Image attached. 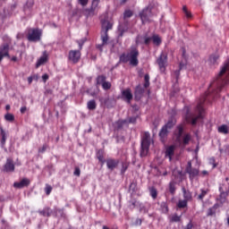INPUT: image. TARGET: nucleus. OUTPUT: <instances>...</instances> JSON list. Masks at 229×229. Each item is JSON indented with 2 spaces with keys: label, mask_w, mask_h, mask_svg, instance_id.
<instances>
[{
  "label": "nucleus",
  "mask_w": 229,
  "mask_h": 229,
  "mask_svg": "<svg viewBox=\"0 0 229 229\" xmlns=\"http://www.w3.org/2000/svg\"><path fill=\"white\" fill-rule=\"evenodd\" d=\"M227 72H229V57L220 67V72L216 75V80L210 83L208 92H210L212 89H216L214 92L219 94L223 89V87L228 83V76H226Z\"/></svg>",
  "instance_id": "f257e3e1"
},
{
  "label": "nucleus",
  "mask_w": 229,
  "mask_h": 229,
  "mask_svg": "<svg viewBox=\"0 0 229 229\" xmlns=\"http://www.w3.org/2000/svg\"><path fill=\"white\" fill-rule=\"evenodd\" d=\"M186 114L184 115V119L188 124H191L192 126H196L198 124V121L199 119H203V114H205V108H203V104L199 103L195 108V113H191V109L189 107H185Z\"/></svg>",
  "instance_id": "f03ea898"
},
{
  "label": "nucleus",
  "mask_w": 229,
  "mask_h": 229,
  "mask_svg": "<svg viewBox=\"0 0 229 229\" xmlns=\"http://www.w3.org/2000/svg\"><path fill=\"white\" fill-rule=\"evenodd\" d=\"M101 22V31L100 38L102 44L97 45V49H99L100 52H103V47L108 44V31L114 28V24L108 21V18H104L100 20Z\"/></svg>",
  "instance_id": "7ed1b4c3"
},
{
  "label": "nucleus",
  "mask_w": 229,
  "mask_h": 229,
  "mask_svg": "<svg viewBox=\"0 0 229 229\" xmlns=\"http://www.w3.org/2000/svg\"><path fill=\"white\" fill-rule=\"evenodd\" d=\"M139 47L131 46L127 54H122L120 55V62L123 64H130L132 67H137L139 65Z\"/></svg>",
  "instance_id": "20e7f679"
},
{
  "label": "nucleus",
  "mask_w": 229,
  "mask_h": 229,
  "mask_svg": "<svg viewBox=\"0 0 229 229\" xmlns=\"http://www.w3.org/2000/svg\"><path fill=\"white\" fill-rule=\"evenodd\" d=\"M149 146H151V134L148 131H144L141 137V150L140 157H147L149 153Z\"/></svg>",
  "instance_id": "39448f33"
},
{
  "label": "nucleus",
  "mask_w": 229,
  "mask_h": 229,
  "mask_svg": "<svg viewBox=\"0 0 229 229\" xmlns=\"http://www.w3.org/2000/svg\"><path fill=\"white\" fill-rule=\"evenodd\" d=\"M42 37V30L39 29H30L27 39L29 42H38Z\"/></svg>",
  "instance_id": "423d86ee"
},
{
  "label": "nucleus",
  "mask_w": 229,
  "mask_h": 229,
  "mask_svg": "<svg viewBox=\"0 0 229 229\" xmlns=\"http://www.w3.org/2000/svg\"><path fill=\"white\" fill-rule=\"evenodd\" d=\"M142 24H146V22H151L149 17L153 16V13L151 12V6L145 7L139 14Z\"/></svg>",
  "instance_id": "0eeeda50"
},
{
  "label": "nucleus",
  "mask_w": 229,
  "mask_h": 229,
  "mask_svg": "<svg viewBox=\"0 0 229 229\" xmlns=\"http://www.w3.org/2000/svg\"><path fill=\"white\" fill-rule=\"evenodd\" d=\"M157 63L161 72H165V67H167V54L162 52L157 60Z\"/></svg>",
  "instance_id": "6e6552de"
},
{
  "label": "nucleus",
  "mask_w": 229,
  "mask_h": 229,
  "mask_svg": "<svg viewBox=\"0 0 229 229\" xmlns=\"http://www.w3.org/2000/svg\"><path fill=\"white\" fill-rule=\"evenodd\" d=\"M97 85H101L104 90H110L112 89V83L110 81H106V76L98 75L96 79Z\"/></svg>",
  "instance_id": "1a4fd4ad"
},
{
  "label": "nucleus",
  "mask_w": 229,
  "mask_h": 229,
  "mask_svg": "<svg viewBox=\"0 0 229 229\" xmlns=\"http://www.w3.org/2000/svg\"><path fill=\"white\" fill-rule=\"evenodd\" d=\"M219 192H220V196H219L220 203H225V201H226V198H228L229 186L225 183L220 184Z\"/></svg>",
  "instance_id": "9d476101"
},
{
  "label": "nucleus",
  "mask_w": 229,
  "mask_h": 229,
  "mask_svg": "<svg viewBox=\"0 0 229 229\" xmlns=\"http://www.w3.org/2000/svg\"><path fill=\"white\" fill-rule=\"evenodd\" d=\"M68 60L72 64H78L81 60V51L80 50H70L68 54Z\"/></svg>",
  "instance_id": "9b49d317"
},
{
  "label": "nucleus",
  "mask_w": 229,
  "mask_h": 229,
  "mask_svg": "<svg viewBox=\"0 0 229 229\" xmlns=\"http://www.w3.org/2000/svg\"><path fill=\"white\" fill-rule=\"evenodd\" d=\"M185 171L187 174H189L190 180H194V178L199 174V170L198 168H193L192 162L191 161L188 162Z\"/></svg>",
  "instance_id": "f8f14e48"
},
{
  "label": "nucleus",
  "mask_w": 229,
  "mask_h": 229,
  "mask_svg": "<svg viewBox=\"0 0 229 229\" xmlns=\"http://www.w3.org/2000/svg\"><path fill=\"white\" fill-rule=\"evenodd\" d=\"M4 58H10V45L8 43L0 46V64Z\"/></svg>",
  "instance_id": "ddd939ff"
},
{
  "label": "nucleus",
  "mask_w": 229,
  "mask_h": 229,
  "mask_svg": "<svg viewBox=\"0 0 229 229\" xmlns=\"http://www.w3.org/2000/svg\"><path fill=\"white\" fill-rule=\"evenodd\" d=\"M4 173H13L15 172V163H13V159L9 157L6 159L5 164L4 165Z\"/></svg>",
  "instance_id": "4468645a"
},
{
  "label": "nucleus",
  "mask_w": 229,
  "mask_h": 229,
  "mask_svg": "<svg viewBox=\"0 0 229 229\" xmlns=\"http://www.w3.org/2000/svg\"><path fill=\"white\" fill-rule=\"evenodd\" d=\"M152 37H148V34H145L143 36H137L136 38V46H139V44H144L145 46H149L151 44Z\"/></svg>",
  "instance_id": "2eb2a0df"
},
{
  "label": "nucleus",
  "mask_w": 229,
  "mask_h": 229,
  "mask_svg": "<svg viewBox=\"0 0 229 229\" xmlns=\"http://www.w3.org/2000/svg\"><path fill=\"white\" fill-rule=\"evenodd\" d=\"M130 30V21H123L118 25V37H124V34Z\"/></svg>",
  "instance_id": "dca6fc26"
},
{
  "label": "nucleus",
  "mask_w": 229,
  "mask_h": 229,
  "mask_svg": "<svg viewBox=\"0 0 229 229\" xmlns=\"http://www.w3.org/2000/svg\"><path fill=\"white\" fill-rule=\"evenodd\" d=\"M106 164L109 171H114L119 165V159L110 157L106 160Z\"/></svg>",
  "instance_id": "f3484780"
},
{
  "label": "nucleus",
  "mask_w": 229,
  "mask_h": 229,
  "mask_svg": "<svg viewBox=\"0 0 229 229\" xmlns=\"http://www.w3.org/2000/svg\"><path fill=\"white\" fill-rule=\"evenodd\" d=\"M114 131H120V130H123L124 126L128 128V120H118L113 124Z\"/></svg>",
  "instance_id": "a211bd4d"
},
{
  "label": "nucleus",
  "mask_w": 229,
  "mask_h": 229,
  "mask_svg": "<svg viewBox=\"0 0 229 229\" xmlns=\"http://www.w3.org/2000/svg\"><path fill=\"white\" fill-rule=\"evenodd\" d=\"M31 183V181L28 178H23L21 180V182H15L13 183L14 189H24V187H30V184Z\"/></svg>",
  "instance_id": "6ab92c4d"
},
{
  "label": "nucleus",
  "mask_w": 229,
  "mask_h": 229,
  "mask_svg": "<svg viewBox=\"0 0 229 229\" xmlns=\"http://www.w3.org/2000/svg\"><path fill=\"white\" fill-rule=\"evenodd\" d=\"M122 99L126 101L130 105L131 103V99H133V94H131V89H126L122 91Z\"/></svg>",
  "instance_id": "aec40b11"
},
{
  "label": "nucleus",
  "mask_w": 229,
  "mask_h": 229,
  "mask_svg": "<svg viewBox=\"0 0 229 229\" xmlns=\"http://www.w3.org/2000/svg\"><path fill=\"white\" fill-rule=\"evenodd\" d=\"M99 3L100 0H92L90 8L86 9L89 17H93L96 9L99 6Z\"/></svg>",
  "instance_id": "412c9836"
},
{
  "label": "nucleus",
  "mask_w": 229,
  "mask_h": 229,
  "mask_svg": "<svg viewBox=\"0 0 229 229\" xmlns=\"http://www.w3.org/2000/svg\"><path fill=\"white\" fill-rule=\"evenodd\" d=\"M48 59L49 55H47V51H44L42 56H40L36 63V69H38L40 65H44V64H47Z\"/></svg>",
  "instance_id": "4be33fe9"
},
{
  "label": "nucleus",
  "mask_w": 229,
  "mask_h": 229,
  "mask_svg": "<svg viewBox=\"0 0 229 229\" xmlns=\"http://www.w3.org/2000/svg\"><path fill=\"white\" fill-rule=\"evenodd\" d=\"M96 157L98 160V162L101 165V167L105 165L106 160H105V150L103 148H100L97 151Z\"/></svg>",
  "instance_id": "5701e85b"
},
{
  "label": "nucleus",
  "mask_w": 229,
  "mask_h": 229,
  "mask_svg": "<svg viewBox=\"0 0 229 229\" xmlns=\"http://www.w3.org/2000/svg\"><path fill=\"white\" fill-rule=\"evenodd\" d=\"M38 213L43 217H51V216H53V210H51V208L49 207H45L43 209H39Z\"/></svg>",
  "instance_id": "b1692460"
},
{
  "label": "nucleus",
  "mask_w": 229,
  "mask_h": 229,
  "mask_svg": "<svg viewBox=\"0 0 229 229\" xmlns=\"http://www.w3.org/2000/svg\"><path fill=\"white\" fill-rule=\"evenodd\" d=\"M174 135L177 142H182V135H183V124H179L176 126Z\"/></svg>",
  "instance_id": "393cba45"
},
{
  "label": "nucleus",
  "mask_w": 229,
  "mask_h": 229,
  "mask_svg": "<svg viewBox=\"0 0 229 229\" xmlns=\"http://www.w3.org/2000/svg\"><path fill=\"white\" fill-rule=\"evenodd\" d=\"M167 135H169V131L165 129V127H162L159 131V138L163 144H165V140H167Z\"/></svg>",
  "instance_id": "a878e982"
},
{
  "label": "nucleus",
  "mask_w": 229,
  "mask_h": 229,
  "mask_svg": "<svg viewBox=\"0 0 229 229\" xmlns=\"http://www.w3.org/2000/svg\"><path fill=\"white\" fill-rule=\"evenodd\" d=\"M182 196H183V199L185 201H192V192H191V191L185 189V187L182 188Z\"/></svg>",
  "instance_id": "bb28decb"
},
{
  "label": "nucleus",
  "mask_w": 229,
  "mask_h": 229,
  "mask_svg": "<svg viewBox=\"0 0 229 229\" xmlns=\"http://www.w3.org/2000/svg\"><path fill=\"white\" fill-rule=\"evenodd\" d=\"M174 149H175L174 145H172V146L166 148V149H165V157H169L170 162L173 160V157H174Z\"/></svg>",
  "instance_id": "cd10ccee"
},
{
  "label": "nucleus",
  "mask_w": 229,
  "mask_h": 229,
  "mask_svg": "<svg viewBox=\"0 0 229 229\" xmlns=\"http://www.w3.org/2000/svg\"><path fill=\"white\" fill-rule=\"evenodd\" d=\"M181 51H182V58H183L184 62L182 61V62L180 63V65H179L180 70L185 69V66L187 65V54H186L185 47H182V48H181Z\"/></svg>",
  "instance_id": "c85d7f7f"
},
{
  "label": "nucleus",
  "mask_w": 229,
  "mask_h": 229,
  "mask_svg": "<svg viewBox=\"0 0 229 229\" xmlns=\"http://www.w3.org/2000/svg\"><path fill=\"white\" fill-rule=\"evenodd\" d=\"M176 124V119L174 117L169 118L168 122L163 126V128L166 130H173L174 125Z\"/></svg>",
  "instance_id": "c756f323"
},
{
  "label": "nucleus",
  "mask_w": 229,
  "mask_h": 229,
  "mask_svg": "<svg viewBox=\"0 0 229 229\" xmlns=\"http://www.w3.org/2000/svg\"><path fill=\"white\" fill-rule=\"evenodd\" d=\"M168 189L170 194H172V196H174V194H176V182L174 181L170 182L168 184Z\"/></svg>",
  "instance_id": "7c9ffc66"
},
{
  "label": "nucleus",
  "mask_w": 229,
  "mask_h": 229,
  "mask_svg": "<svg viewBox=\"0 0 229 229\" xmlns=\"http://www.w3.org/2000/svg\"><path fill=\"white\" fill-rule=\"evenodd\" d=\"M148 191L152 199H157V198H158V191L155 186L150 187Z\"/></svg>",
  "instance_id": "2f4dec72"
},
{
  "label": "nucleus",
  "mask_w": 229,
  "mask_h": 229,
  "mask_svg": "<svg viewBox=\"0 0 229 229\" xmlns=\"http://www.w3.org/2000/svg\"><path fill=\"white\" fill-rule=\"evenodd\" d=\"M87 108L88 110H96V108H98V104L96 103V100L91 99L88 101Z\"/></svg>",
  "instance_id": "473e14b6"
},
{
  "label": "nucleus",
  "mask_w": 229,
  "mask_h": 229,
  "mask_svg": "<svg viewBox=\"0 0 229 229\" xmlns=\"http://www.w3.org/2000/svg\"><path fill=\"white\" fill-rule=\"evenodd\" d=\"M142 94H144V89L137 87L135 90V99H140L142 98Z\"/></svg>",
  "instance_id": "72a5a7b5"
},
{
  "label": "nucleus",
  "mask_w": 229,
  "mask_h": 229,
  "mask_svg": "<svg viewBox=\"0 0 229 229\" xmlns=\"http://www.w3.org/2000/svg\"><path fill=\"white\" fill-rule=\"evenodd\" d=\"M0 135L2 137L1 144L2 146H4L6 144V131H4V129H3V126H0Z\"/></svg>",
  "instance_id": "f704fd0d"
},
{
  "label": "nucleus",
  "mask_w": 229,
  "mask_h": 229,
  "mask_svg": "<svg viewBox=\"0 0 229 229\" xmlns=\"http://www.w3.org/2000/svg\"><path fill=\"white\" fill-rule=\"evenodd\" d=\"M189 202L185 199H180L176 205L177 208H187Z\"/></svg>",
  "instance_id": "c9c22d12"
},
{
  "label": "nucleus",
  "mask_w": 229,
  "mask_h": 229,
  "mask_svg": "<svg viewBox=\"0 0 229 229\" xmlns=\"http://www.w3.org/2000/svg\"><path fill=\"white\" fill-rule=\"evenodd\" d=\"M191 134L189 133L184 134L182 137L183 146H189V143L191 142Z\"/></svg>",
  "instance_id": "e433bc0d"
},
{
  "label": "nucleus",
  "mask_w": 229,
  "mask_h": 229,
  "mask_svg": "<svg viewBox=\"0 0 229 229\" xmlns=\"http://www.w3.org/2000/svg\"><path fill=\"white\" fill-rule=\"evenodd\" d=\"M152 42L155 46H160L162 44V38L158 35H154L152 36Z\"/></svg>",
  "instance_id": "4c0bfd02"
},
{
  "label": "nucleus",
  "mask_w": 229,
  "mask_h": 229,
  "mask_svg": "<svg viewBox=\"0 0 229 229\" xmlns=\"http://www.w3.org/2000/svg\"><path fill=\"white\" fill-rule=\"evenodd\" d=\"M131 17H133V11L125 10L123 13V21H128L127 19H130Z\"/></svg>",
  "instance_id": "58836bf2"
},
{
  "label": "nucleus",
  "mask_w": 229,
  "mask_h": 229,
  "mask_svg": "<svg viewBox=\"0 0 229 229\" xmlns=\"http://www.w3.org/2000/svg\"><path fill=\"white\" fill-rule=\"evenodd\" d=\"M201 193L198 196V199L199 201H203V199H205V196H207L208 194V190H200Z\"/></svg>",
  "instance_id": "ea45409f"
},
{
  "label": "nucleus",
  "mask_w": 229,
  "mask_h": 229,
  "mask_svg": "<svg viewBox=\"0 0 229 229\" xmlns=\"http://www.w3.org/2000/svg\"><path fill=\"white\" fill-rule=\"evenodd\" d=\"M219 133H224L226 135L228 133V125L223 124L220 127H218Z\"/></svg>",
  "instance_id": "a19ab883"
},
{
  "label": "nucleus",
  "mask_w": 229,
  "mask_h": 229,
  "mask_svg": "<svg viewBox=\"0 0 229 229\" xmlns=\"http://www.w3.org/2000/svg\"><path fill=\"white\" fill-rule=\"evenodd\" d=\"M182 12L187 19H192V13L187 10V5L182 6Z\"/></svg>",
  "instance_id": "79ce46f5"
},
{
  "label": "nucleus",
  "mask_w": 229,
  "mask_h": 229,
  "mask_svg": "<svg viewBox=\"0 0 229 229\" xmlns=\"http://www.w3.org/2000/svg\"><path fill=\"white\" fill-rule=\"evenodd\" d=\"M171 223H180L182 221V216L178 215H173L170 218Z\"/></svg>",
  "instance_id": "37998d69"
},
{
  "label": "nucleus",
  "mask_w": 229,
  "mask_h": 229,
  "mask_svg": "<svg viewBox=\"0 0 229 229\" xmlns=\"http://www.w3.org/2000/svg\"><path fill=\"white\" fill-rule=\"evenodd\" d=\"M5 121H9V123H13L15 121V116L13 114L7 113L4 115Z\"/></svg>",
  "instance_id": "c03bdc74"
},
{
  "label": "nucleus",
  "mask_w": 229,
  "mask_h": 229,
  "mask_svg": "<svg viewBox=\"0 0 229 229\" xmlns=\"http://www.w3.org/2000/svg\"><path fill=\"white\" fill-rule=\"evenodd\" d=\"M128 167H130V164L126 162L122 163V169H121V174H124L126 171H128Z\"/></svg>",
  "instance_id": "a18cd8bd"
},
{
  "label": "nucleus",
  "mask_w": 229,
  "mask_h": 229,
  "mask_svg": "<svg viewBox=\"0 0 229 229\" xmlns=\"http://www.w3.org/2000/svg\"><path fill=\"white\" fill-rule=\"evenodd\" d=\"M45 192H46L47 196H49V194H51V192H53V186L49 185V184H46Z\"/></svg>",
  "instance_id": "49530a36"
},
{
  "label": "nucleus",
  "mask_w": 229,
  "mask_h": 229,
  "mask_svg": "<svg viewBox=\"0 0 229 229\" xmlns=\"http://www.w3.org/2000/svg\"><path fill=\"white\" fill-rule=\"evenodd\" d=\"M217 208V207H216V205L212 208H209L208 209V216H216V209Z\"/></svg>",
  "instance_id": "de8ad7c7"
},
{
  "label": "nucleus",
  "mask_w": 229,
  "mask_h": 229,
  "mask_svg": "<svg viewBox=\"0 0 229 229\" xmlns=\"http://www.w3.org/2000/svg\"><path fill=\"white\" fill-rule=\"evenodd\" d=\"M209 60L212 64H216V62H217L219 60V55L215 54L210 55Z\"/></svg>",
  "instance_id": "09e8293b"
},
{
  "label": "nucleus",
  "mask_w": 229,
  "mask_h": 229,
  "mask_svg": "<svg viewBox=\"0 0 229 229\" xmlns=\"http://www.w3.org/2000/svg\"><path fill=\"white\" fill-rule=\"evenodd\" d=\"M125 121H127L128 125L129 124H135V123H137V116L129 117L128 119H125Z\"/></svg>",
  "instance_id": "8fccbe9b"
},
{
  "label": "nucleus",
  "mask_w": 229,
  "mask_h": 229,
  "mask_svg": "<svg viewBox=\"0 0 229 229\" xmlns=\"http://www.w3.org/2000/svg\"><path fill=\"white\" fill-rule=\"evenodd\" d=\"M144 88L148 89V87H149L150 83H149V74H145L144 76Z\"/></svg>",
  "instance_id": "3c124183"
},
{
  "label": "nucleus",
  "mask_w": 229,
  "mask_h": 229,
  "mask_svg": "<svg viewBox=\"0 0 229 229\" xmlns=\"http://www.w3.org/2000/svg\"><path fill=\"white\" fill-rule=\"evenodd\" d=\"M73 174H74V176H80L81 174V170L80 169V167H78V166L75 167Z\"/></svg>",
  "instance_id": "603ef678"
},
{
  "label": "nucleus",
  "mask_w": 229,
  "mask_h": 229,
  "mask_svg": "<svg viewBox=\"0 0 229 229\" xmlns=\"http://www.w3.org/2000/svg\"><path fill=\"white\" fill-rule=\"evenodd\" d=\"M209 164H211V165H213V169H216V167H217V164H216V158L211 157L209 159Z\"/></svg>",
  "instance_id": "864d4df0"
},
{
  "label": "nucleus",
  "mask_w": 229,
  "mask_h": 229,
  "mask_svg": "<svg viewBox=\"0 0 229 229\" xmlns=\"http://www.w3.org/2000/svg\"><path fill=\"white\" fill-rule=\"evenodd\" d=\"M78 3L81 6H87L89 4V0H78Z\"/></svg>",
  "instance_id": "5fc2aeb1"
},
{
  "label": "nucleus",
  "mask_w": 229,
  "mask_h": 229,
  "mask_svg": "<svg viewBox=\"0 0 229 229\" xmlns=\"http://www.w3.org/2000/svg\"><path fill=\"white\" fill-rule=\"evenodd\" d=\"M47 149V145H43L41 148H38V153H46Z\"/></svg>",
  "instance_id": "6e6d98bb"
},
{
  "label": "nucleus",
  "mask_w": 229,
  "mask_h": 229,
  "mask_svg": "<svg viewBox=\"0 0 229 229\" xmlns=\"http://www.w3.org/2000/svg\"><path fill=\"white\" fill-rule=\"evenodd\" d=\"M78 45H79V51H81V49H83V45L85 44L84 40L81 41H77Z\"/></svg>",
  "instance_id": "4d7b16f0"
},
{
  "label": "nucleus",
  "mask_w": 229,
  "mask_h": 229,
  "mask_svg": "<svg viewBox=\"0 0 229 229\" xmlns=\"http://www.w3.org/2000/svg\"><path fill=\"white\" fill-rule=\"evenodd\" d=\"M162 208L163 210H165V214H167L169 212V208L167 207V204H162Z\"/></svg>",
  "instance_id": "13d9d810"
},
{
  "label": "nucleus",
  "mask_w": 229,
  "mask_h": 229,
  "mask_svg": "<svg viewBox=\"0 0 229 229\" xmlns=\"http://www.w3.org/2000/svg\"><path fill=\"white\" fill-rule=\"evenodd\" d=\"M47 80H49V75L47 73L43 74L42 81H44V83H46Z\"/></svg>",
  "instance_id": "bf43d9fd"
},
{
  "label": "nucleus",
  "mask_w": 229,
  "mask_h": 229,
  "mask_svg": "<svg viewBox=\"0 0 229 229\" xmlns=\"http://www.w3.org/2000/svg\"><path fill=\"white\" fill-rule=\"evenodd\" d=\"M135 225L137 226H140V225H142V219L137 218L136 221H135Z\"/></svg>",
  "instance_id": "052dcab7"
},
{
  "label": "nucleus",
  "mask_w": 229,
  "mask_h": 229,
  "mask_svg": "<svg viewBox=\"0 0 229 229\" xmlns=\"http://www.w3.org/2000/svg\"><path fill=\"white\" fill-rule=\"evenodd\" d=\"M194 225H192V222H190L187 224L186 227L184 229H192Z\"/></svg>",
  "instance_id": "680f3d73"
},
{
  "label": "nucleus",
  "mask_w": 229,
  "mask_h": 229,
  "mask_svg": "<svg viewBox=\"0 0 229 229\" xmlns=\"http://www.w3.org/2000/svg\"><path fill=\"white\" fill-rule=\"evenodd\" d=\"M26 110H28V108L26 106H22L21 107L20 112L21 114H26Z\"/></svg>",
  "instance_id": "e2e57ef3"
},
{
  "label": "nucleus",
  "mask_w": 229,
  "mask_h": 229,
  "mask_svg": "<svg viewBox=\"0 0 229 229\" xmlns=\"http://www.w3.org/2000/svg\"><path fill=\"white\" fill-rule=\"evenodd\" d=\"M201 175H202V176H208V171L203 170V171L201 172Z\"/></svg>",
  "instance_id": "0e129e2a"
},
{
  "label": "nucleus",
  "mask_w": 229,
  "mask_h": 229,
  "mask_svg": "<svg viewBox=\"0 0 229 229\" xmlns=\"http://www.w3.org/2000/svg\"><path fill=\"white\" fill-rule=\"evenodd\" d=\"M129 189H132V191H135V183L131 182V183L130 184Z\"/></svg>",
  "instance_id": "69168bd1"
},
{
  "label": "nucleus",
  "mask_w": 229,
  "mask_h": 229,
  "mask_svg": "<svg viewBox=\"0 0 229 229\" xmlns=\"http://www.w3.org/2000/svg\"><path fill=\"white\" fill-rule=\"evenodd\" d=\"M28 82L30 85H31V83H33V77H29L28 78Z\"/></svg>",
  "instance_id": "338daca9"
},
{
  "label": "nucleus",
  "mask_w": 229,
  "mask_h": 229,
  "mask_svg": "<svg viewBox=\"0 0 229 229\" xmlns=\"http://www.w3.org/2000/svg\"><path fill=\"white\" fill-rule=\"evenodd\" d=\"M12 61H13V62H17V56H13V57H12Z\"/></svg>",
  "instance_id": "774afa93"
}]
</instances>
